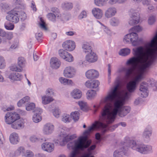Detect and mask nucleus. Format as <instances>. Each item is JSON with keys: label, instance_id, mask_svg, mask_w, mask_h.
<instances>
[{"label": "nucleus", "instance_id": "obj_18", "mask_svg": "<svg viewBox=\"0 0 157 157\" xmlns=\"http://www.w3.org/2000/svg\"><path fill=\"white\" fill-rule=\"evenodd\" d=\"M25 152V147L23 146H20L17 147L14 152V154L15 156H23Z\"/></svg>", "mask_w": 157, "mask_h": 157}, {"label": "nucleus", "instance_id": "obj_43", "mask_svg": "<svg viewBox=\"0 0 157 157\" xmlns=\"http://www.w3.org/2000/svg\"><path fill=\"white\" fill-rule=\"evenodd\" d=\"M124 152L121 149L117 150L115 151L113 153L114 157H123Z\"/></svg>", "mask_w": 157, "mask_h": 157}, {"label": "nucleus", "instance_id": "obj_33", "mask_svg": "<svg viewBox=\"0 0 157 157\" xmlns=\"http://www.w3.org/2000/svg\"><path fill=\"white\" fill-rule=\"evenodd\" d=\"M78 104L80 106V109L83 111H86L88 109L87 103L84 101H79L78 102Z\"/></svg>", "mask_w": 157, "mask_h": 157}, {"label": "nucleus", "instance_id": "obj_34", "mask_svg": "<svg viewBox=\"0 0 157 157\" xmlns=\"http://www.w3.org/2000/svg\"><path fill=\"white\" fill-rule=\"evenodd\" d=\"M40 28L42 30L45 31H47L48 30V28L43 19L40 18Z\"/></svg>", "mask_w": 157, "mask_h": 157}, {"label": "nucleus", "instance_id": "obj_59", "mask_svg": "<svg viewBox=\"0 0 157 157\" xmlns=\"http://www.w3.org/2000/svg\"><path fill=\"white\" fill-rule=\"evenodd\" d=\"M63 7L66 9H69L72 7V5L71 3L66 2L63 4Z\"/></svg>", "mask_w": 157, "mask_h": 157}, {"label": "nucleus", "instance_id": "obj_29", "mask_svg": "<svg viewBox=\"0 0 157 157\" xmlns=\"http://www.w3.org/2000/svg\"><path fill=\"white\" fill-rule=\"evenodd\" d=\"M9 69L10 71L17 72H22V70L20 69L19 67H18L17 65L15 64H11L9 67Z\"/></svg>", "mask_w": 157, "mask_h": 157}, {"label": "nucleus", "instance_id": "obj_17", "mask_svg": "<svg viewBox=\"0 0 157 157\" xmlns=\"http://www.w3.org/2000/svg\"><path fill=\"white\" fill-rule=\"evenodd\" d=\"M50 65L52 68L57 69L60 67V62L58 59L56 57H53L50 60Z\"/></svg>", "mask_w": 157, "mask_h": 157}, {"label": "nucleus", "instance_id": "obj_46", "mask_svg": "<svg viewBox=\"0 0 157 157\" xmlns=\"http://www.w3.org/2000/svg\"><path fill=\"white\" fill-rule=\"evenodd\" d=\"M52 113L53 115L56 118L59 117L61 112L58 108H55L52 111Z\"/></svg>", "mask_w": 157, "mask_h": 157}, {"label": "nucleus", "instance_id": "obj_39", "mask_svg": "<svg viewBox=\"0 0 157 157\" xmlns=\"http://www.w3.org/2000/svg\"><path fill=\"white\" fill-rule=\"evenodd\" d=\"M135 20L134 19L133 17H130V20L128 21V24L131 25H136L139 23L138 17H137Z\"/></svg>", "mask_w": 157, "mask_h": 157}, {"label": "nucleus", "instance_id": "obj_56", "mask_svg": "<svg viewBox=\"0 0 157 157\" xmlns=\"http://www.w3.org/2000/svg\"><path fill=\"white\" fill-rule=\"evenodd\" d=\"M63 59L69 62H72L73 61V57L71 55L68 53L67 55H66V56H65V58H63Z\"/></svg>", "mask_w": 157, "mask_h": 157}, {"label": "nucleus", "instance_id": "obj_55", "mask_svg": "<svg viewBox=\"0 0 157 157\" xmlns=\"http://www.w3.org/2000/svg\"><path fill=\"white\" fill-rule=\"evenodd\" d=\"M130 37L131 36L129 34L126 35L124 38L123 41L127 43L131 42L132 38H131Z\"/></svg>", "mask_w": 157, "mask_h": 157}, {"label": "nucleus", "instance_id": "obj_1", "mask_svg": "<svg viewBox=\"0 0 157 157\" xmlns=\"http://www.w3.org/2000/svg\"><path fill=\"white\" fill-rule=\"evenodd\" d=\"M119 87V85L117 84L111 88L101 100V102L106 104L101 112L99 121H96L85 131V136L99 128L101 129L102 133H104L107 130L108 125L114 122L117 114L123 117L129 112L130 108L124 105L125 101L128 98L130 94L126 90L120 91L118 90Z\"/></svg>", "mask_w": 157, "mask_h": 157}, {"label": "nucleus", "instance_id": "obj_30", "mask_svg": "<svg viewBox=\"0 0 157 157\" xmlns=\"http://www.w3.org/2000/svg\"><path fill=\"white\" fill-rule=\"evenodd\" d=\"M54 100L52 97L44 96L42 98V102L43 104H46Z\"/></svg>", "mask_w": 157, "mask_h": 157}, {"label": "nucleus", "instance_id": "obj_38", "mask_svg": "<svg viewBox=\"0 0 157 157\" xmlns=\"http://www.w3.org/2000/svg\"><path fill=\"white\" fill-rule=\"evenodd\" d=\"M4 26L6 30H12L14 28V24L11 22H5Z\"/></svg>", "mask_w": 157, "mask_h": 157}, {"label": "nucleus", "instance_id": "obj_21", "mask_svg": "<svg viewBox=\"0 0 157 157\" xmlns=\"http://www.w3.org/2000/svg\"><path fill=\"white\" fill-rule=\"evenodd\" d=\"M82 92L78 89L74 90L71 93V96L75 99H79L82 96Z\"/></svg>", "mask_w": 157, "mask_h": 157}, {"label": "nucleus", "instance_id": "obj_32", "mask_svg": "<svg viewBox=\"0 0 157 157\" xmlns=\"http://www.w3.org/2000/svg\"><path fill=\"white\" fill-rule=\"evenodd\" d=\"M99 33L101 35H105L106 34L110 35L111 34L110 31L106 27L103 26L99 31Z\"/></svg>", "mask_w": 157, "mask_h": 157}, {"label": "nucleus", "instance_id": "obj_62", "mask_svg": "<svg viewBox=\"0 0 157 157\" xmlns=\"http://www.w3.org/2000/svg\"><path fill=\"white\" fill-rule=\"evenodd\" d=\"M67 79L63 77H60L59 78V81L61 83L64 85H66Z\"/></svg>", "mask_w": 157, "mask_h": 157}, {"label": "nucleus", "instance_id": "obj_20", "mask_svg": "<svg viewBox=\"0 0 157 157\" xmlns=\"http://www.w3.org/2000/svg\"><path fill=\"white\" fill-rule=\"evenodd\" d=\"M17 63L20 69L23 71V68L25 67L26 64V61L25 58L22 57H19L17 59Z\"/></svg>", "mask_w": 157, "mask_h": 157}, {"label": "nucleus", "instance_id": "obj_15", "mask_svg": "<svg viewBox=\"0 0 157 157\" xmlns=\"http://www.w3.org/2000/svg\"><path fill=\"white\" fill-rule=\"evenodd\" d=\"M86 57V60L89 63H94L98 59L96 54L92 51L89 52Z\"/></svg>", "mask_w": 157, "mask_h": 157}, {"label": "nucleus", "instance_id": "obj_16", "mask_svg": "<svg viewBox=\"0 0 157 157\" xmlns=\"http://www.w3.org/2000/svg\"><path fill=\"white\" fill-rule=\"evenodd\" d=\"M42 150L48 152L52 151L54 149V145L51 143L46 142L41 145Z\"/></svg>", "mask_w": 157, "mask_h": 157}, {"label": "nucleus", "instance_id": "obj_28", "mask_svg": "<svg viewBox=\"0 0 157 157\" xmlns=\"http://www.w3.org/2000/svg\"><path fill=\"white\" fill-rule=\"evenodd\" d=\"M86 97L88 99L91 100L94 98L96 96V93L93 90H89L86 93Z\"/></svg>", "mask_w": 157, "mask_h": 157}, {"label": "nucleus", "instance_id": "obj_37", "mask_svg": "<svg viewBox=\"0 0 157 157\" xmlns=\"http://www.w3.org/2000/svg\"><path fill=\"white\" fill-rule=\"evenodd\" d=\"M71 117L75 121H76L78 120L79 118L80 113L78 111H75L71 113Z\"/></svg>", "mask_w": 157, "mask_h": 157}, {"label": "nucleus", "instance_id": "obj_19", "mask_svg": "<svg viewBox=\"0 0 157 157\" xmlns=\"http://www.w3.org/2000/svg\"><path fill=\"white\" fill-rule=\"evenodd\" d=\"M140 96L142 97H146L148 94L146 85L143 82L141 84L140 88Z\"/></svg>", "mask_w": 157, "mask_h": 157}, {"label": "nucleus", "instance_id": "obj_63", "mask_svg": "<svg viewBox=\"0 0 157 157\" xmlns=\"http://www.w3.org/2000/svg\"><path fill=\"white\" fill-rule=\"evenodd\" d=\"M30 6L33 11L35 12L36 11V6L34 2H32Z\"/></svg>", "mask_w": 157, "mask_h": 157}, {"label": "nucleus", "instance_id": "obj_44", "mask_svg": "<svg viewBox=\"0 0 157 157\" xmlns=\"http://www.w3.org/2000/svg\"><path fill=\"white\" fill-rule=\"evenodd\" d=\"M152 132L151 130L145 129L143 134V137L144 138H148L151 136Z\"/></svg>", "mask_w": 157, "mask_h": 157}, {"label": "nucleus", "instance_id": "obj_47", "mask_svg": "<svg viewBox=\"0 0 157 157\" xmlns=\"http://www.w3.org/2000/svg\"><path fill=\"white\" fill-rule=\"evenodd\" d=\"M39 140L38 135H33L31 136L29 138L30 141L32 143H36Z\"/></svg>", "mask_w": 157, "mask_h": 157}, {"label": "nucleus", "instance_id": "obj_23", "mask_svg": "<svg viewBox=\"0 0 157 157\" xmlns=\"http://www.w3.org/2000/svg\"><path fill=\"white\" fill-rule=\"evenodd\" d=\"M116 9L114 7L108 8L105 12V16L107 18H110L115 15L116 13Z\"/></svg>", "mask_w": 157, "mask_h": 157}, {"label": "nucleus", "instance_id": "obj_26", "mask_svg": "<svg viewBox=\"0 0 157 157\" xmlns=\"http://www.w3.org/2000/svg\"><path fill=\"white\" fill-rule=\"evenodd\" d=\"M129 34L131 36V38H132L131 40L132 44L134 46L138 44L137 40L138 38L137 34L136 33L133 32Z\"/></svg>", "mask_w": 157, "mask_h": 157}, {"label": "nucleus", "instance_id": "obj_48", "mask_svg": "<svg viewBox=\"0 0 157 157\" xmlns=\"http://www.w3.org/2000/svg\"><path fill=\"white\" fill-rule=\"evenodd\" d=\"M68 52L63 49H60L59 51V56L63 59L68 54Z\"/></svg>", "mask_w": 157, "mask_h": 157}, {"label": "nucleus", "instance_id": "obj_60", "mask_svg": "<svg viewBox=\"0 0 157 157\" xmlns=\"http://www.w3.org/2000/svg\"><path fill=\"white\" fill-rule=\"evenodd\" d=\"M46 94L50 96L54 95V90L51 88H48L46 91Z\"/></svg>", "mask_w": 157, "mask_h": 157}, {"label": "nucleus", "instance_id": "obj_53", "mask_svg": "<svg viewBox=\"0 0 157 157\" xmlns=\"http://www.w3.org/2000/svg\"><path fill=\"white\" fill-rule=\"evenodd\" d=\"M47 16L49 20L52 21H54L55 20L56 16L55 14L50 13H48Z\"/></svg>", "mask_w": 157, "mask_h": 157}, {"label": "nucleus", "instance_id": "obj_49", "mask_svg": "<svg viewBox=\"0 0 157 157\" xmlns=\"http://www.w3.org/2000/svg\"><path fill=\"white\" fill-rule=\"evenodd\" d=\"M0 6L2 9L3 10H7L10 8V6L7 3L2 2L0 4Z\"/></svg>", "mask_w": 157, "mask_h": 157}, {"label": "nucleus", "instance_id": "obj_6", "mask_svg": "<svg viewBox=\"0 0 157 157\" xmlns=\"http://www.w3.org/2000/svg\"><path fill=\"white\" fill-rule=\"evenodd\" d=\"M130 143L133 145V149L141 153L145 154L152 150V147L150 145L136 144L134 141H131Z\"/></svg>", "mask_w": 157, "mask_h": 157}, {"label": "nucleus", "instance_id": "obj_13", "mask_svg": "<svg viewBox=\"0 0 157 157\" xmlns=\"http://www.w3.org/2000/svg\"><path fill=\"white\" fill-rule=\"evenodd\" d=\"M100 83L97 80H89L85 83V86L89 89H94L97 88Z\"/></svg>", "mask_w": 157, "mask_h": 157}, {"label": "nucleus", "instance_id": "obj_12", "mask_svg": "<svg viewBox=\"0 0 157 157\" xmlns=\"http://www.w3.org/2000/svg\"><path fill=\"white\" fill-rule=\"evenodd\" d=\"M85 76L89 79L96 78L98 77L99 73L97 71L94 69H90L86 72Z\"/></svg>", "mask_w": 157, "mask_h": 157}, {"label": "nucleus", "instance_id": "obj_54", "mask_svg": "<svg viewBox=\"0 0 157 157\" xmlns=\"http://www.w3.org/2000/svg\"><path fill=\"white\" fill-rule=\"evenodd\" d=\"M155 21V16H151L148 19V23L150 25H153Z\"/></svg>", "mask_w": 157, "mask_h": 157}, {"label": "nucleus", "instance_id": "obj_51", "mask_svg": "<svg viewBox=\"0 0 157 157\" xmlns=\"http://www.w3.org/2000/svg\"><path fill=\"white\" fill-rule=\"evenodd\" d=\"M142 30V28L140 26H136L133 27L130 30V32L136 31L140 32Z\"/></svg>", "mask_w": 157, "mask_h": 157}, {"label": "nucleus", "instance_id": "obj_36", "mask_svg": "<svg viewBox=\"0 0 157 157\" xmlns=\"http://www.w3.org/2000/svg\"><path fill=\"white\" fill-rule=\"evenodd\" d=\"M130 52V50L128 48L121 49L119 52V54L123 56H125L128 55Z\"/></svg>", "mask_w": 157, "mask_h": 157}, {"label": "nucleus", "instance_id": "obj_3", "mask_svg": "<svg viewBox=\"0 0 157 157\" xmlns=\"http://www.w3.org/2000/svg\"><path fill=\"white\" fill-rule=\"evenodd\" d=\"M5 120L6 124H11V127L14 129H19L24 127V120L21 118L19 114L16 112L7 113L5 116Z\"/></svg>", "mask_w": 157, "mask_h": 157}, {"label": "nucleus", "instance_id": "obj_52", "mask_svg": "<svg viewBox=\"0 0 157 157\" xmlns=\"http://www.w3.org/2000/svg\"><path fill=\"white\" fill-rule=\"evenodd\" d=\"M5 140L1 130L0 129V147H2L4 143Z\"/></svg>", "mask_w": 157, "mask_h": 157}, {"label": "nucleus", "instance_id": "obj_14", "mask_svg": "<svg viewBox=\"0 0 157 157\" xmlns=\"http://www.w3.org/2000/svg\"><path fill=\"white\" fill-rule=\"evenodd\" d=\"M10 143L13 145H16L20 141V138L18 134L16 132L12 133L9 136Z\"/></svg>", "mask_w": 157, "mask_h": 157}, {"label": "nucleus", "instance_id": "obj_11", "mask_svg": "<svg viewBox=\"0 0 157 157\" xmlns=\"http://www.w3.org/2000/svg\"><path fill=\"white\" fill-rule=\"evenodd\" d=\"M54 129V125L51 123H48L44 125L42 131L44 134L49 135L52 133Z\"/></svg>", "mask_w": 157, "mask_h": 157}, {"label": "nucleus", "instance_id": "obj_7", "mask_svg": "<svg viewBox=\"0 0 157 157\" xmlns=\"http://www.w3.org/2000/svg\"><path fill=\"white\" fill-rule=\"evenodd\" d=\"M143 47L147 50H150L151 52L157 56V32L151 42Z\"/></svg>", "mask_w": 157, "mask_h": 157}, {"label": "nucleus", "instance_id": "obj_42", "mask_svg": "<svg viewBox=\"0 0 157 157\" xmlns=\"http://www.w3.org/2000/svg\"><path fill=\"white\" fill-rule=\"evenodd\" d=\"M6 66V62L4 58L0 56V69H3L5 68Z\"/></svg>", "mask_w": 157, "mask_h": 157}, {"label": "nucleus", "instance_id": "obj_40", "mask_svg": "<svg viewBox=\"0 0 157 157\" xmlns=\"http://www.w3.org/2000/svg\"><path fill=\"white\" fill-rule=\"evenodd\" d=\"M35 107V104L33 102H31L25 105V109L27 111H31L33 110Z\"/></svg>", "mask_w": 157, "mask_h": 157}, {"label": "nucleus", "instance_id": "obj_5", "mask_svg": "<svg viewBox=\"0 0 157 157\" xmlns=\"http://www.w3.org/2000/svg\"><path fill=\"white\" fill-rule=\"evenodd\" d=\"M7 14L6 17V19L14 24L18 22L20 18L22 20H25L26 18L25 13L21 10L20 8L17 7L7 12Z\"/></svg>", "mask_w": 157, "mask_h": 157}, {"label": "nucleus", "instance_id": "obj_10", "mask_svg": "<svg viewBox=\"0 0 157 157\" xmlns=\"http://www.w3.org/2000/svg\"><path fill=\"white\" fill-rule=\"evenodd\" d=\"M62 46L66 51H71L75 49V43L73 41L68 40L63 43Z\"/></svg>", "mask_w": 157, "mask_h": 157}, {"label": "nucleus", "instance_id": "obj_9", "mask_svg": "<svg viewBox=\"0 0 157 157\" xmlns=\"http://www.w3.org/2000/svg\"><path fill=\"white\" fill-rule=\"evenodd\" d=\"M75 70L73 67L68 66L65 68L63 71V75L67 78H71L75 76Z\"/></svg>", "mask_w": 157, "mask_h": 157}, {"label": "nucleus", "instance_id": "obj_61", "mask_svg": "<svg viewBox=\"0 0 157 157\" xmlns=\"http://www.w3.org/2000/svg\"><path fill=\"white\" fill-rule=\"evenodd\" d=\"M104 2L102 0H94L95 4L98 6H102Z\"/></svg>", "mask_w": 157, "mask_h": 157}, {"label": "nucleus", "instance_id": "obj_8", "mask_svg": "<svg viewBox=\"0 0 157 157\" xmlns=\"http://www.w3.org/2000/svg\"><path fill=\"white\" fill-rule=\"evenodd\" d=\"M5 76L11 82L20 81L22 78L21 74L15 72L6 71L5 72Z\"/></svg>", "mask_w": 157, "mask_h": 157}, {"label": "nucleus", "instance_id": "obj_24", "mask_svg": "<svg viewBox=\"0 0 157 157\" xmlns=\"http://www.w3.org/2000/svg\"><path fill=\"white\" fill-rule=\"evenodd\" d=\"M30 100V98L28 96H26L20 100L17 103V105L18 107H21L24 106L25 104L29 101Z\"/></svg>", "mask_w": 157, "mask_h": 157}, {"label": "nucleus", "instance_id": "obj_41", "mask_svg": "<svg viewBox=\"0 0 157 157\" xmlns=\"http://www.w3.org/2000/svg\"><path fill=\"white\" fill-rule=\"evenodd\" d=\"M19 42L18 40H16L8 48H6V50L8 51H10L13 49L17 48L18 47Z\"/></svg>", "mask_w": 157, "mask_h": 157}, {"label": "nucleus", "instance_id": "obj_35", "mask_svg": "<svg viewBox=\"0 0 157 157\" xmlns=\"http://www.w3.org/2000/svg\"><path fill=\"white\" fill-rule=\"evenodd\" d=\"M71 121V118L69 115L64 114L62 117V121L63 122L67 123Z\"/></svg>", "mask_w": 157, "mask_h": 157}, {"label": "nucleus", "instance_id": "obj_31", "mask_svg": "<svg viewBox=\"0 0 157 157\" xmlns=\"http://www.w3.org/2000/svg\"><path fill=\"white\" fill-rule=\"evenodd\" d=\"M82 48L83 51L85 53L90 52L92 51L91 47L87 43H85L83 44Z\"/></svg>", "mask_w": 157, "mask_h": 157}, {"label": "nucleus", "instance_id": "obj_57", "mask_svg": "<svg viewBox=\"0 0 157 157\" xmlns=\"http://www.w3.org/2000/svg\"><path fill=\"white\" fill-rule=\"evenodd\" d=\"M25 157H33L34 154L33 152L30 150H27L25 154L23 155Z\"/></svg>", "mask_w": 157, "mask_h": 157}, {"label": "nucleus", "instance_id": "obj_27", "mask_svg": "<svg viewBox=\"0 0 157 157\" xmlns=\"http://www.w3.org/2000/svg\"><path fill=\"white\" fill-rule=\"evenodd\" d=\"M34 114L33 116V122L37 123L39 122V110L36 109L33 111Z\"/></svg>", "mask_w": 157, "mask_h": 157}, {"label": "nucleus", "instance_id": "obj_2", "mask_svg": "<svg viewBox=\"0 0 157 157\" xmlns=\"http://www.w3.org/2000/svg\"><path fill=\"white\" fill-rule=\"evenodd\" d=\"M133 54L135 56L132 57L127 62V65H131V67H122L119 69L117 72H125L126 77L128 78L136 68V73L133 80L127 84V88L130 92H133L136 89V86L144 78V74L149 69L152 65L154 60L157 56L151 52L150 50H147L143 47H139L133 49Z\"/></svg>", "mask_w": 157, "mask_h": 157}, {"label": "nucleus", "instance_id": "obj_25", "mask_svg": "<svg viewBox=\"0 0 157 157\" xmlns=\"http://www.w3.org/2000/svg\"><path fill=\"white\" fill-rule=\"evenodd\" d=\"M96 147V145H93L87 149V152L84 153L81 157H95L92 155V151L94 150Z\"/></svg>", "mask_w": 157, "mask_h": 157}, {"label": "nucleus", "instance_id": "obj_4", "mask_svg": "<svg viewBox=\"0 0 157 157\" xmlns=\"http://www.w3.org/2000/svg\"><path fill=\"white\" fill-rule=\"evenodd\" d=\"M91 143L90 140H87L86 136H82L74 142V145L72 146V151L69 157H77L80 150L83 151L87 148Z\"/></svg>", "mask_w": 157, "mask_h": 157}, {"label": "nucleus", "instance_id": "obj_22", "mask_svg": "<svg viewBox=\"0 0 157 157\" xmlns=\"http://www.w3.org/2000/svg\"><path fill=\"white\" fill-rule=\"evenodd\" d=\"M92 13L94 16L97 19L101 18L102 16V10L98 8H94L92 10Z\"/></svg>", "mask_w": 157, "mask_h": 157}, {"label": "nucleus", "instance_id": "obj_45", "mask_svg": "<svg viewBox=\"0 0 157 157\" xmlns=\"http://www.w3.org/2000/svg\"><path fill=\"white\" fill-rule=\"evenodd\" d=\"M134 11L135 10L133 9H131L130 10L129 12L132 15L131 17H133L134 20H135L136 18L137 17H138L139 22L140 20V16L139 14L137 12H134Z\"/></svg>", "mask_w": 157, "mask_h": 157}, {"label": "nucleus", "instance_id": "obj_64", "mask_svg": "<svg viewBox=\"0 0 157 157\" xmlns=\"http://www.w3.org/2000/svg\"><path fill=\"white\" fill-rule=\"evenodd\" d=\"M15 109L13 105H10L7 107L6 110V111H10L14 110Z\"/></svg>", "mask_w": 157, "mask_h": 157}, {"label": "nucleus", "instance_id": "obj_50", "mask_svg": "<svg viewBox=\"0 0 157 157\" xmlns=\"http://www.w3.org/2000/svg\"><path fill=\"white\" fill-rule=\"evenodd\" d=\"M110 23L112 25L116 26L119 24V21L118 19L115 17H113L110 20Z\"/></svg>", "mask_w": 157, "mask_h": 157}, {"label": "nucleus", "instance_id": "obj_58", "mask_svg": "<svg viewBox=\"0 0 157 157\" xmlns=\"http://www.w3.org/2000/svg\"><path fill=\"white\" fill-rule=\"evenodd\" d=\"M23 3L22 0H13L12 3L13 6L21 4Z\"/></svg>", "mask_w": 157, "mask_h": 157}]
</instances>
